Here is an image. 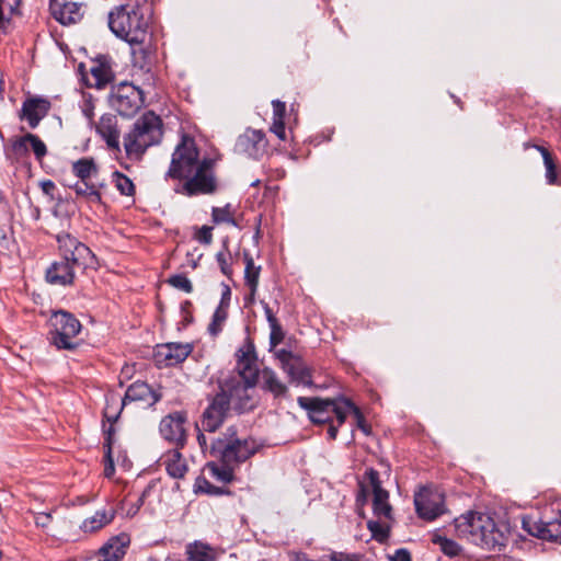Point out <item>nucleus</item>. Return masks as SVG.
Here are the masks:
<instances>
[{
	"instance_id": "nucleus-1",
	"label": "nucleus",
	"mask_w": 561,
	"mask_h": 561,
	"mask_svg": "<svg viewBox=\"0 0 561 561\" xmlns=\"http://www.w3.org/2000/svg\"><path fill=\"white\" fill-rule=\"evenodd\" d=\"M152 8L147 0L114 7L107 14V25L119 39L133 47V61L139 68L150 65V37Z\"/></svg>"
},
{
	"instance_id": "nucleus-2",
	"label": "nucleus",
	"mask_w": 561,
	"mask_h": 561,
	"mask_svg": "<svg viewBox=\"0 0 561 561\" xmlns=\"http://www.w3.org/2000/svg\"><path fill=\"white\" fill-rule=\"evenodd\" d=\"M455 527L459 537L489 551H501L508 541V529L496 523L490 515L470 512L456 518Z\"/></svg>"
},
{
	"instance_id": "nucleus-3",
	"label": "nucleus",
	"mask_w": 561,
	"mask_h": 561,
	"mask_svg": "<svg viewBox=\"0 0 561 561\" xmlns=\"http://www.w3.org/2000/svg\"><path fill=\"white\" fill-rule=\"evenodd\" d=\"M163 136V123L160 116L148 111L144 113L124 137L127 157L141 158L146 150L158 145Z\"/></svg>"
},
{
	"instance_id": "nucleus-4",
	"label": "nucleus",
	"mask_w": 561,
	"mask_h": 561,
	"mask_svg": "<svg viewBox=\"0 0 561 561\" xmlns=\"http://www.w3.org/2000/svg\"><path fill=\"white\" fill-rule=\"evenodd\" d=\"M257 450L256 442L252 438H240L234 426L227 430L211 442L210 453L225 463L234 467L247 461Z\"/></svg>"
},
{
	"instance_id": "nucleus-5",
	"label": "nucleus",
	"mask_w": 561,
	"mask_h": 561,
	"mask_svg": "<svg viewBox=\"0 0 561 561\" xmlns=\"http://www.w3.org/2000/svg\"><path fill=\"white\" fill-rule=\"evenodd\" d=\"M255 385L239 374H228L218 380L217 393L222 396L230 409L244 413L255 408L256 402L253 398Z\"/></svg>"
},
{
	"instance_id": "nucleus-6",
	"label": "nucleus",
	"mask_w": 561,
	"mask_h": 561,
	"mask_svg": "<svg viewBox=\"0 0 561 561\" xmlns=\"http://www.w3.org/2000/svg\"><path fill=\"white\" fill-rule=\"evenodd\" d=\"M298 404L307 410L309 419L314 424H329L333 416L339 425H342L347 416L348 399L339 397L335 399H321L311 397H299Z\"/></svg>"
},
{
	"instance_id": "nucleus-7",
	"label": "nucleus",
	"mask_w": 561,
	"mask_h": 561,
	"mask_svg": "<svg viewBox=\"0 0 561 561\" xmlns=\"http://www.w3.org/2000/svg\"><path fill=\"white\" fill-rule=\"evenodd\" d=\"M198 158L199 151L195 140L188 135H183L181 142L176 146L172 154L165 176L176 180L188 178L199 164Z\"/></svg>"
},
{
	"instance_id": "nucleus-8",
	"label": "nucleus",
	"mask_w": 561,
	"mask_h": 561,
	"mask_svg": "<svg viewBox=\"0 0 561 561\" xmlns=\"http://www.w3.org/2000/svg\"><path fill=\"white\" fill-rule=\"evenodd\" d=\"M56 239L60 259L70 262L72 266L81 272L88 268H96V256L83 242L68 232L59 233Z\"/></svg>"
},
{
	"instance_id": "nucleus-9",
	"label": "nucleus",
	"mask_w": 561,
	"mask_h": 561,
	"mask_svg": "<svg viewBox=\"0 0 561 561\" xmlns=\"http://www.w3.org/2000/svg\"><path fill=\"white\" fill-rule=\"evenodd\" d=\"M145 103L142 91L130 82L123 81L111 89L108 104L123 117H133Z\"/></svg>"
},
{
	"instance_id": "nucleus-10",
	"label": "nucleus",
	"mask_w": 561,
	"mask_h": 561,
	"mask_svg": "<svg viewBox=\"0 0 561 561\" xmlns=\"http://www.w3.org/2000/svg\"><path fill=\"white\" fill-rule=\"evenodd\" d=\"M51 343L59 350H72L76 347L73 339L81 330V323L71 313L67 311H56L50 317Z\"/></svg>"
},
{
	"instance_id": "nucleus-11",
	"label": "nucleus",
	"mask_w": 561,
	"mask_h": 561,
	"mask_svg": "<svg viewBox=\"0 0 561 561\" xmlns=\"http://www.w3.org/2000/svg\"><path fill=\"white\" fill-rule=\"evenodd\" d=\"M414 506L420 518L435 520L446 512L445 494L433 485L421 486L414 493Z\"/></svg>"
},
{
	"instance_id": "nucleus-12",
	"label": "nucleus",
	"mask_w": 561,
	"mask_h": 561,
	"mask_svg": "<svg viewBox=\"0 0 561 561\" xmlns=\"http://www.w3.org/2000/svg\"><path fill=\"white\" fill-rule=\"evenodd\" d=\"M214 164L213 159H203L194 170V174L185 179L182 192L187 196L213 194L217 188Z\"/></svg>"
},
{
	"instance_id": "nucleus-13",
	"label": "nucleus",
	"mask_w": 561,
	"mask_h": 561,
	"mask_svg": "<svg viewBox=\"0 0 561 561\" xmlns=\"http://www.w3.org/2000/svg\"><path fill=\"white\" fill-rule=\"evenodd\" d=\"M275 357L279 360L282 369L287 374L290 381L297 386L310 387L312 385L311 369L302 358L293 352L279 348L275 351Z\"/></svg>"
},
{
	"instance_id": "nucleus-14",
	"label": "nucleus",
	"mask_w": 561,
	"mask_h": 561,
	"mask_svg": "<svg viewBox=\"0 0 561 561\" xmlns=\"http://www.w3.org/2000/svg\"><path fill=\"white\" fill-rule=\"evenodd\" d=\"M267 144L263 130L247 128L237 138L234 151L252 159H260L266 152Z\"/></svg>"
},
{
	"instance_id": "nucleus-15",
	"label": "nucleus",
	"mask_w": 561,
	"mask_h": 561,
	"mask_svg": "<svg viewBox=\"0 0 561 561\" xmlns=\"http://www.w3.org/2000/svg\"><path fill=\"white\" fill-rule=\"evenodd\" d=\"M229 411L227 401L216 393L203 412L201 420L203 430L209 433L216 432L224 424Z\"/></svg>"
},
{
	"instance_id": "nucleus-16",
	"label": "nucleus",
	"mask_w": 561,
	"mask_h": 561,
	"mask_svg": "<svg viewBox=\"0 0 561 561\" xmlns=\"http://www.w3.org/2000/svg\"><path fill=\"white\" fill-rule=\"evenodd\" d=\"M366 478L373 489V511L378 517L390 519L392 516V507L389 503V492L381 486L379 472L374 468H369L365 472Z\"/></svg>"
},
{
	"instance_id": "nucleus-17",
	"label": "nucleus",
	"mask_w": 561,
	"mask_h": 561,
	"mask_svg": "<svg viewBox=\"0 0 561 561\" xmlns=\"http://www.w3.org/2000/svg\"><path fill=\"white\" fill-rule=\"evenodd\" d=\"M185 422L186 416L184 413H171L161 420L159 426L160 434L165 440L175 444V447H183L186 443Z\"/></svg>"
},
{
	"instance_id": "nucleus-18",
	"label": "nucleus",
	"mask_w": 561,
	"mask_h": 561,
	"mask_svg": "<svg viewBox=\"0 0 561 561\" xmlns=\"http://www.w3.org/2000/svg\"><path fill=\"white\" fill-rule=\"evenodd\" d=\"M51 104L49 100L41 96L27 98L19 113L21 121H26L31 128H36L41 121L50 111Z\"/></svg>"
},
{
	"instance_id": "nucleus-19",
	"label": "nucleus",
	"mask_w": 561,
	"mask_h": 561,
	"mask_svg": "<svg viewBox=\"0 0 561 561\" xmlns=\"http://www.w3.org/2000/svg\"><path fill=\"white\" fill-rule=\"evenodd\" d=\"M192 352L190 344L167 343L158 345L154 351V360L158 365L175 366L184 362Z\"/></svg>"
},
{
	"instance_id": "nucleus-20",
	"label": "nucleus",
	"mask_w": 561,
	"mask_h": 561,
	"mask_svg": "<svg viewBox=\"0 0 561 561\" xmlns=\"http://www.w3.org/2000/svg\"><path fill=\"white\" fill-rule=\"evenodd\" d=\"M49 12L62 25L78 23L83 18L82 5L67 0H49Z\"/></svg>"
},
{
	"instance_id": "nucleus-21",
	"label": "nucleus",
	"mask_w": 561,
	"mask_h": 561,
	"mask_svg": "<svg viewBox=\"0 0 561 561\" xmlns=\"http://www.w3.org/2000/svg\"><path fill=\"white\" fill-rule=\"evenodd\" d=\"M236 370L230 374H239L248 381L256 383L259 371L256 368V356L252 343H248L244 347L238 350Z\"/></svg>"
},
{
	"instance_id": "nucleus-22",
	"label": "nucleus",
	"mask_w": 561,
	"mask_h": 561,
	"mask_svg": "<svg viewBox=\"0 0 561 561\" xmlns=\"http://www.w3.org/2000/svg\"><path fill=\"white\" fill-rule=\"evenodd\" d=\"M161 399V393L152 389L145 381H135L131 383L125 396L122 398V405H126L127 402H141L146 407L154 405Z\"/></svg>"
},
{
	"instance_id": "nucleus-23",
	"label": "nucleus",
	"mask_w": 561,
	"mask_h": 561,
	"mask_svg": "<svg viewBox=\"0 0 561 561\" xmlns=\"http://www.w3.org/2000/svg\"><path fill=\"white\" fill-rule=\"evenodd\" d=\"M77 271L79 270L72 266L70 262L60 259L47 267L45 279L50 285L70 286L75 283Z\"/></svg>"
},
{
	"instance_id": "nucleus-24",
	"label": "nucleus",
	"mask_w": 561,
	"mask_h": 561,
	"mask_svg": "<svg viewBox=\"0 0 561 561\" xmlns=\"http://www.w3.org/2000/svg\"><path fill=\"white\" fill-rule=\"evenodd\" d=\"M96 133L106 142L108 149L121 151L119 147V129L117 118L113 114H104L100 117L95 125Z\"/></svg>"
},
{
	"instance_id": "nucleus-25",
	"label": "nucleus",
	"mask_w": 561,
	"mask_h": 561,
	"mask_svg": "<svg viewBox=\"0 0 561 561\" xmlns=\"http://www.w3.org/2000/svg\"><path fill=\"white\" fill-rule=\"evenodd\" d=\"M129 545V537L121 534L111 538L102 548H100L99 561H121L126 554Z\"/></svg>"
},
{
	"instance_id": "nucleus-26",
	"label": "nucleus",
	"mask_w": 561,
	"mask_h": 561,
	"mask_svg": "<svg viewBox=\"0 0 561 561\" xmlns=\"http://www.w3.org/2000/svg\"><path fill=\"white\" fill-rule=\"evenodd\" d=\"M180 448L181 447H175L170 449L161 456V465L164 466L168 474L174 479L184 478L188 470V466Z\"/></svg>"
},
{
	"instance_id": "nucleus-27",
	"label": "nucleus",
	"mask_w": 561,
	"mask_h": 561,
	"mask_svg": "<svg viewBox=\"0 0 561 561\" xmlns=\"http://www.w3.org/2000/svg\"><path fill=\"white\" fill-rule=\"evenodd\" d=\"M105 180L94 179L89 185H73L71 188L77 196L83 197L89 204L103 205L102 195L107 191Z\"/></svg>"
},
{
	"instance_id": "nucleus-28",
	"label": "nucleus",
	"mask_w": 561,
	"mask_h": 561,
	"mask_svg": "<svg viewBox=\"0 0 561 561\" xmlns=\"http://www.w3.org/2000/svg\"><path fill=\"white\" fill-rule=\"evenodd\" d=\"M72 173L80 180L75 185H89L99 175V165L93 158L83 157L71 164Z\"/></svg>"
},
{
	"instance_id": "nucleus-29",
	"label": "nucleus",
	"mask_w": 561,
	"mask_h": 561,
	"mask_svg": "<svg viewBox=\"0 0 561 561\" xmlns=\"http://www.w3.org/2000/svg\"><path fill=\"white\" fill-rule=\"evenodd\" d=\"M187 561H216L217 551L207 542L195 540L185 547Z\"/></svg>"
},
{
	"instance_id": "nucleus-30",
	"label": "nucleus",
	"mask_w": 561,
	"mask_h": 561,
	"mask_svg": "<svg viewBox=\"0 0 561 561\" xmlns=\"http://www.w3.org/2000/svg\"><path fill=\"white\" fill-rule=\"evenodd\" d=\"M261 388L271 392L274 398H282L287 393V386L278 378L277 374L265 367L261 371Z\"/></svg>"
},
{
	"instance_id": "nucleus-31",
	"label": "nucleus",
	"mask_w": 561,
	"mask_h": 561,
	"mask_svg": "<svg viewBox=\"0 0 561 561\" xmlns=\"http://www.w3.org/2000/svg\"><path fill=\"white\" fill-rule=\"evenodd\" d=\"M234 468L232 463H225L219 460L207 462L205 470L217 482L227 484L236 480Z\"/></svg>"
},
{
	"instance_id": "nucleus-32",
	"label": "nucleus",
	"mask_w": 561,
	"mask_h": 561,
	"mask_svg": "<svg viewBox=\"0 0 561 561\" xmlns=\"http://www.w3.org/2000/svg\"><path fill=\"white\" fill-rule=\"evenodd\" d=\"M115 516L114 511H98L95 514L83 520L81 528L84 531L93 533L110 524Z\"/></svg>"
},
{
	"instance_id": "nucleus-33",
	"label": "nucleus",
	"mask_w": 561,
	"mask_h": 561,
	"mask_svg": "<svg viewBox=\"0 0 561 561\" xmlns=\"http://www.w3.org/2000/svg\"><path fill=\"white\" fill-rule=\"evenodd\" d=\"M91 76L93 77L94 85L98 89L105 87L114 78L111 66L100 59H98L96 64L91 67Z\"/></svg>"
},
{
	"instance_id": "nucleus-34",
	"label": "nucleus",
	"mask_w": 561,
	"mask_h": 561,
	"mask_svg": "<svg viewBox=\"0 0 561 561\" xmlns=\"http://www.w3.org/2000/svg\"><path fill=\"white\" fill-rule=\"evenodd\" d=\"M30 141L22 137H15L11 140V146L5 150L7 159L11 161H20L28 156Z\"/></svg>"
},
{
	"instance_id": "nucleus-35",
	"label": "nucleus",
	"mask_w": 561,
	"mask_h": 561,
	"mask_svg": "<svg viewBox=\"0 0 561 561\" xmlns=\"http://www.w3.org/2000/svg\"><path fill=\"white\" fill-rule=\"evenodd\" d=\"M244 268V283L248 287H257L261 274V266L255 265L253 257L248 251L243 252Z\"/></svg>"
},
{
	"instance_id": "nucleus-36",
	"label": "nucleus",
	"mask_w": 561,
	"mask_h": 561,
	"mask_svg": "<svg viewBox=\"0 0 561 561\" xmlns=\"http://www.w3.org/2000/svg\"><path fill=\"white\" fill-rule=\"evenodd\" d=\"M125 405H122V398L115 393L106 396V404L103 411V417L108 423H115Z\"/></svg>"
},
{
	"instance_id": "nucleus-37",
	"label": "nucleus",
	"mask_w": 561,
	"mask_h": 561,
	"mask_svg": "<svg viewBox=\"0 0 561 561\" xmlns=\"http://www.w3.org/2000/svg\"><path fill=\"white\" fill-rule=\"evenodd\" d=\"M111 181L115 185L116 190L124 196H134L136 192L135 184L124 173L115 170L112 172Z\"/></svg>"
},
{
	"instance_id": "nucleus-38",
	"label": "nucleus",
	"mask_w": 561,
	"mask_h": 561,
	"mask_svg": "<svg viewBox=\"0 0 561 561\" xmlns=\"http://www.w3.org/2000/svg\"><path fill=\"white\" fill-rule=\"evenodd\" d=\"M535 148L541 153L543 159V164L546 168V179L547 182L551 185L557 184V164L554 162V159L551 154V152L542 147V146H535Z\"/></svg>"
},
{
	"instance_id": "nucleus-39",
	"label": "nucleus",
	"mask_w": 561,
	"mask_h": 561,
	"mask_svg": "<svg viewBox=\"0 0 561 561\" xmlns=\"http://www.w3.org/2000/svg\"><path fill=\"white\" fill-rule=\"evenodd\" d=\"M227 318L228 309L217 307L213 314L211 322L208 325V333L213 336H217L221 332L222 325L226 322Z\"/></svg>"
},
{
	"instance_id": "nucleus-40",
	"label": "nucleus",
	"mask_w": 561,
	"mask_h": 561,
	"mask_svg": "<svg viewBox=\"0 0 561 561\" xmlns=\"http://www.w3.org/2000/svg\"><path fill=\"white\" fill-rule=\"evenodd\" d=\"M433 542L438 545L443 553L448 557H456L461 552V547L453 539L436 535Z\"/></svg>"
},
{
	"instance_id": "nucleus-41",
	"label": "nucleus",
	"mask_w": 561,
	"mask_h": 561,
	"mask_svg": "<svg viewBox=\"0 0 561 561\" xmlns=\"http://www.w3.org/2000/svg\"><path fill=\"white\" fill-rule=\"evenodd\" d=\"M195 492L198 493H205L208 495H222V494H229L230 492L227 491L224 488L216 486L211 484L207 479L204 477H198L194 484Z\"/></svg>"
},
{
	"instance_id": "nucleus-42",
	"label": "nucleus",
	"mask_w": 561,
	"mask_h": 561,
	"mask_svg": "<svg viewBox=\"0 0 561 561\" xmlns=\"http://www.w3.org/2000/svg\"><path fill=\"white\" fill-rule=\"evenodd\" d=\"M25 139H27L30 141V148L34 152L36 160L42 161V159L47 154L46 145L35 134L27 133L25 135Z\"/></svg>"
},
{
	"instance_id": "nucleus-43",
	"label": "nucleus",
	"mask_w": 561,
	"mask_h": 561,
	"mask_svg": "<svg viewBox=\"0 0 561 561\" xmlns=\"http://www.w3.org/2000/svg\"><path fill=\"white\" fill-rule=\"evenodd\" d=\"M348 404L350 407H347V414L348 413H352L356 420V426L365 434V435H370L371 433V427L370 425L366 422V419L364 416V414L362 413L360 409L358 407H356L350 399H348Z\"/></svg>"
},
{
	"instance_id": "nucleus-44",
	"label": "nucleus",
	"mask_w": 561,
	"mask_h": 561,
	"mask_svg": "<svg viewBox=\"0 0 561 561\" xmlns=\"http://www.w3.org/2000/svg\"><path fill=\"white\" fill-rule=\"evenodd\" d=\"M213 221L215 224H229L232 226H237L236 220L233 219L230 213V206L227 205L225 207H214L211 211Z\"/></svg>"
},
{
	"instance_id": "nucleus-45",
	"label": "nucleus",
	"mask_w": 561,
	"mask_h": 561,
	"mask_svg": "<svg viewBox=\"0 0 561 561\" xmlns=\"http://www.w3.org/2000/svg\"><path fill=\"white\" fill-rule=\"evenodd\" d=\"M168 284L172 287L182 290L184 293L191 294L193 291V285L191 280L184 274H175L168 278Z\"/></svg>"
},
{
	"instance_id": "nucleus-46",
	"label": "nucleus",
	"mask_w": 561,
	"mask_h": 561,
	"mask_svg": "<svg viewBox=\"0 0 561 561\" xmlns=\"http://www.w3.org/2000/svg\"><path fill=\"white\" fill-rule=\"evenodd\" d=\"M367 528L370 530L373 538L379 542H383L389 536L388 529L385 528L379 522L369 520L367 523Z\"/></svg>"
},
{
	"instance_id": "nucleus-47",
	"label": "nucleus",
	"mask_w": 561,
	"mask_h": 561,
	"mask_svg": "<svg viewBox=\"0 0 561 561\" xmlns=\"http://www.w3.org/2000/svg\"><path fill=\"white\" fill-rule=\"evenodd\" d=\"M216 260H217V263L219 265V268L221 271V273L224 275H226L227 277L231 278L232 276V268L230 266V253L229 252H225V251H220L216 254Z\"/></svg>"
},
{
	"instance_id": "nucleus-48",
	"label": "nucleus",
	"mask_w": 561,
	"mask_h": 561,
	"mask_svg": "<svg viewBox=\"0 0 561 561\" xmlns=\"http://www.w3.org/2000/svg\"><path fill=\"white\" fill-rule=\"evenodd\" d=\"M270 346L275 348L284 340L285 333L279 322L271 324Z\"/></svg>"
},
{
	"instance_id": "nucleus-49",
	"label": "nucleus",
	"mask_w": 561,
	"mask_h": 561,
	"mask_svg": "<svg viewBox=\"0 0 561 561\" xmlns=\"http://www.w3.org/2000/svg\"><path fill=\"white\" fill-rule=\"evenodd\" d=\"M213 228L208 226H203L199 228L195 234V239L203 244H210L213 241Z\"/></svg>"
},
{
	"instance_id": "nucleus-50",
	"label": "nucleus",
	"mask_w": 561,
	"mask_h": 561,
	"mask_svg": "<svg viewBox=\"0 0 561 561\" xmlns=\"http://www.w3.org/2000/svg\"><path fill=\"white\" fill-rule=\"evenodd\" d=\"M273 105V121H284L286 113V104L279 100H274Z\"/></svg>"
},
{
	"instance_id": "nucleus-51",
	"label": "nucleus",
	"mask_w": 561,
	"mask_h": 561,
	"mask_svg": "<svg viewBox=\"0 0 561 561\" xmlns=\"http://www.w3.org/2000/svg\"><path fill=\"white\" fill-rule=\"evenodd\" d=\"M149 493V488L145 489L141 493V495L137 499V501L130 505V507L127 510V516L129 517H133L135 516L140 507L144 505V502H145V497L147 496V494Z\"/></svg>"
},
{
	"instance_id": "nucleus-52",
	"label": "nucleus",
	"mask_w": 561,
	"mask_h": 561,
	"mask_svg": "<svg viewBox=\"0 0 561 561\" xmlns=\"http://www.w3.org/2000/svg\"><path fill=\"white\" fill-rule=\"evenodd\" d=\"M104 458H105L104 474H105V477L111 478L115 471L114 460H113L111 448H108L107 450H104Z\"/></svg>"
},
{
	"instance_id": "nucleus-53",
	"label": "nucleus",
	"mask_w": 561,
	"mask_h": 561,
	"mask_svg": "<svg viewBox=\"0 0 561 561\" xmlns=\"http://www.w3.org/2000/svg\"><path fill=\"white\" fill-rule=\"evenodd\" d=\"M271 131H273L280 140L286 139V130L284 121H273L271 126Z\"/></svg>"
},
{
	"instance_id": "nucleus-54",
	"label": "nucleus",
	"mask_w": 561,
	"mask_h": 561,
	"mask_svg": "<svg viewBox=\"0 0 561 561\" xmlns=\"http://www.w3.org/2000/svg\"><path fill=\"white\" fill-rule=\"evenodd\" d=\"M390 561H412L411 553L408 549L400 548L394 551L393 556H391Z\"/></svg>"
},
{
	"instance_id": "nucleus-55",
	"label": "nucleus",
	"mask_w": 561,
	"mask_h": 561,
	"mask_svg": "<svg viewBox=\"0 0 561 561\" xmlns=\"http://www.w3.org/2000/svg\"><path fill=\"white\" fill-rule=\"evenodd\" d=\"M113 424L114 423H110V426L104 430V434H105V442H104V446H103L104 450H107L108 448L112 449L113 437H114V433H115Z\"/></svg>"
},
{
	"instance_id": "nucleus-56",
	"label": "nucleus",
	"mask_w": 561,
	"mask_h": 561,
	"mask_svg": "<svg viewBox=\"0 0 561 561\" xmlns=\"http://www.w3.org/2000/svg\"><path fill=\"white\" fill-rule=\"evenodd\" d=\"M230 297H231L230 287L228 285H225L222 294H221V299H220V302H219L218 307H222L225 309H228L229 304H230Z\"/></svg>"
},
{
	"instance_id": "nucleus-57",
	"label": "nucleus",
	"mask_w": 561,
	"mask_h": 561,
	"mask_svg": "<svg viewBox=\"0 0 561 561\" xmlns=\"http://www.w3.org/2000/svg\"><path fill=\"white\" fill-rule=\"evenodd\" d=\"M41 188L45 195L51 196L56 190V185L51 180H45L41 182Z\"/></svg>"
},
{
	"instance_id": "nucleus-58",
	"label": "nucleus",
	"mask_w": 561,
	"mask_h": 561,
	"mask_svg": "<svg viewBox=\"0 0 561 561\" xmlns=\"http://www.w3.org/2000/svg\"><path fill=\"white\" fill-rule=\"evenodd\" d=\"M261 304H262V306H263L264 313H265V316H266V320H267V322H268V325L274 324V323H277V322H278V320H277V318L274 316V313H273V311H272L271 307L268 306V304H267V302H265V301H261Z\"/></svg>"
},
{
	"instance_id": "nucleus-59",
	"label": "nucleus",
	"mask_w": 561,
	"mask_h": 561,
	"mask_svg": "<svg viewBox=\"0 0 561 561\" xmlns=\"http://www.w3.org/2000/svg\"><path fill=\"white\" fill-rule=\"evenodd\" d=\"M50 519H51L50 514L41 513L36 516L35 524H36V526L44 528V527L48 526V524L50 523Z\"/></svg>"
},
{
	"instance_id": "nucleus-60",
	"label": "nucleus",
	"mask_w": 561,
	"mask_h": 561,
	"mask_svg": "<svg viewBox=\"0 0 561 561\" xmlns=\"http://www.w3.org/2000/svg\"><path fill=\"white\" fill-rule=\"evenodd\" d=\"M192 308V302L190 300H185L181 304V311L184 314V320L190 323L193 320L192 314L190 313V309Z\"/></svg>"
},
{
	"instance_id": "nucleus-61",
	"label": "nucleus",
	"mask_w": 561,
	"mask_h": 561,
	"mask_svg": "<svg viewBox=\"0 0 561 561\" xmlns=\"http://www.w3.org/2000/svg\"><path fill=\"white\" fill-rule=\"evenodd\" d=\"M340 426L341 425H339V422H336V424H334V421L328 424V430H327L328 439L334 440L336 438Z\"/></svg>"
},
{
	"instance_id": "nucleus-62",
	"label": "nucleus",
	"mask_w": 561,
	"mask_h": 561,
	"mask_svg": "<svg viewBox=\"0 0 561 561\" xmlns=\"http://www.w3.org/2000/svg\"><path fill=\"white\" fill-rule=\"evenodd\" d=\"M257 287H249V294L244 297V306H251L254 304Z\"/></svg>"
},
{
	"instance_id": "nucleus-63",
	"label": "nucleus",
	"mask_w": 561,
	"mask_h": 561,
	"mask_svg": "<svg viewBox=\"0 0 561 561\" xmlns=\"http://www.w3.org/2000/svg\"><path fill=\"white\" fill-rule=\"evenodd\" d=\"M10 18H5L3 13V8L0 5V30L4 33L7 32V26L10 23Z\"/></svg>"
},
{
	"instance_id": "nucleus-64",
	"label": "nucleus",
	"mask_w": 561,
	"mask_h": 561,
	"mask_svg": "<svg viewBox=\"0 0 561 561\" xmlns=\"http://www.w3.org/2000/svg\"><path fill=\"white\" fill-rule=\"evenodd\" d=\"M329 558L330 561H350L348 556L343 552H332Z\"/></svg>"
}]
</instances>
